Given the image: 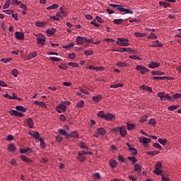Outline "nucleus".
<instances>
[{"instance_id":"6e6d98bb","label":"nucleus","mask_w":181,"mask_h":181,"mask_svg":"<svg viewBox=\"0 0 181 181\" xmlns=\"http://www.w3.org/2000/svg\"><path fill=\"white\" fill-rule=\"evenodd\" d=\"M68 66H71V67H74L75 69H76V67H78V64L74 62H69Z\"/></svg>"},{"instance_id":"4be33fe9","label":"nucleus","mask_w":181,"mask_h":181,"mask_svg":"<svg viewBox=\"0 0 181 181\" xmlns=\"http://www.w3.org/2000/svg\"><path fill=\"white\" fill-rule=\"evenodd\" d=\"M100 100H103L101 95H97L93 97V101H94V103H100Z\"/></svg>"},{"instance_id":"bb28decb","label":"nucleus","mask_w":181,"mask_h":181,"mask_svg":"<svg viewBox=\"0 0 181 181\" xmlns=\"http://www.w3.org/2000/svg\"><path fill=\"white\" fill-rule=\"evenodd\" d=\"M21 159H22V160H23L24 162H27L28 163L33 162V160L28 158V157H26L25 156H21Z\"/></svg>"},{"instance_id":"2f4dec72","label":"nucleus","mask_w":181,"mask_h":181,"mask_svg":"<svg viewBox=\"0 0 181 181\" xmlns=\"http://www.w3.org/2000/svg\"><path fill=\"white\" fill-rule=\"evenodd\" d=\"M15 149H16V147H15V144H10L8 147L9 152H15Z\"/></svg>"},{"instance_id":"09e8293b","label":"nucleus","mask_w":181,"mask_h":181,"mask_svg":"<svg viewBox=\"0 0 181 181\" xmlns=\"http://www.w3.org/2000/svg\"><path fill=\"white\" fill-rule=\"evenodd\" d=\"M148 39H158V36H156V34L151 33H150L149 36L148 37Z\"/></svg>"},{"instance_id":"8fccbe9b","label":"nucleus","mask_w":181,"mask_h":181,"mask_svg":"<svg viewBox=\"0 0 181 181\" xmlns=\"http://www.w3.org/2000/svg\"><path fill=\"white\" fill-rule=\"evenodd\" d=\"M49 59L51 60V62H60V60H62L60 58L54 57H50Z\"/></svg>"},{"instance_id":"a878e982","label":"nucleus","mask_w":181,"mask_h":181,"mask_svg":"<svg viewBox=\"0 0 181 181\" xmlns=\"http://www.w3.org/2000/svg\"><path fill=\"white\" fill-rule=\"evenodd\" d=\"M129 160H132V165H135L138 162V159L135 156L128 157Z\"/></svg>"},{"instance_id":"393cba45","label":"nucleus","mask_w":181,"mask_h":181,"mask_svg":"<svg viewBox=\"0 0 181 181\" xmlns=\"http://www.w3.org/2000/svg\"><path fill=\"white\" fill-rule=\"evenodd\" d=\"M168 76H153V80H158V81L160 80H168Z\"/></svg>"},{"instance_id":"2eb2a0df","label":"nucleus","mask_w":181,"mask_h":181,"mask_svg":"<svg viewBox=\"0 0 181 181\" xmlns=\"http://www.w3.org/2000/svg\"><path fill=\"white\" fill-rule=\"evenodd\" d=\"M150 47H162L163 45L159 40L154 41V44L150 45Z\"/></svg>"},{"instance_id":"774afa93","label":"nucleus","mask_w":181,"mask_h":181,"mask_svg":"<svg viewBox=\"0 0 181 181\" xmlns=\"http://www.w3.org/2000/svg\"><path fill=\"white\" fill-rule=\"evenodd\" d=\"M148 124L151 125H156V120H155V119H151Z\"/></svg>"},{"instance_id":"13d9d810","label":"nucleus","mask_w":181,"mask_h":181,"mask_svg":"<svg viewBox=\"0 0 181 181\" xmlns=\"http://www.w3.org/2000/svg\"><path fill=\"white\" fill-rule=\"evenodd\" d=\"M79 90L81 93H83V94H86V95H90V93L87 91V90L80 88Z\"/></svg>"},{"instance_id":"58836bf2","label":"nucleus","mask_w":181,"mask_h":181,"mask_svg":"<svg viewBox=\"0 0 181 181\" xmlns=\"http://www.w3.org/2000/svg\"><path fill=\"white\" fill-rule=\"evenodd\" d=\"M122 22H124V20L119 18V19H115L113 21V23H115V25H121L122 23Z\"/></svg>"},{"instance_id":"c03bdc74","label":"nucleus","mask_w":181,"mask_h":181,"mask_svg":"<svg viewBox=\"0 0 181 181\" xmlns=\"http://www.w3.org/2000/svg\"><path fill=\"white\" fill-rule=\"evenodd\" d=\"M76 107L78 108H83V107H84V100H80L79 102H78V103L76 104Z\"/></svg>"},{"instance_id":"423d86ee","label":"nucleus","mask_w":181,"mask_h":181,"mask_svg":"<svg viewBox=\"0 0 181 181\" xmlns=\"http://www.w3.org/2000/svg\"><path fill=\"white\" fill-rule=\"evenodd\" d=\"M28 134L30 135L32 138H35L37 141L40 139V134L38 132L31 130L28 132Z\"/></svg>"},{"instance_id":"473e14b6","label":"nucleus","mask_w":181,"mask_h":181,"mask_svg":"<svg viewBox=\"0 0 181 181\" xmlns=\"http://www.w3.org/2000/svg\"><path fill=\"white\" fill-rule=\"evenodd\" d=\"M124 84L122 83H115L110 85V88H118L119 87H123Z\"/></svg>"},{"instance_id":"052dcab7","label":"nucleus","mask_w":181,"mask_h":181,"mask_svg":"<svg viewBox=\"0 0 181 181\" xmlns=\"http://www.w3.org/2000/svg\"><path fill=\"white\" fill-rule=\"evenodd\" d=\"M173 101H175V100H179V98H181V94L180 93H176L175 95H174L173 96Z\"/></svg>"},{"instance_id":"a18cd8bd","label":"nucleus","mask_w":181,"mask_h":181,"mask_svg":"<svg viewBox=\"0 0 181 181\" xmlns=\"http://www.w3.org/2000/svg\"><path fill=\"white\" fill-rule=\"evenodd\" d=\"M159 153L158 151H147V155H151L152 156H155V155H158Z\"/></svg>"},{"instance_id":"e2e57ef3","label":"nucleus","mask_w":181,"mask_h":181,"mask_svg":"<svg viewBox=\"0 0 181 181\" xmlns=\"http://www.w3.org/2000/svg\"><path fill=\"white\" fill-rule=\"evenodd\" d=\"M160 176H161V180L162 181H170L169 177H165V175H163V174H161Z\"/></svg>"},{"instance_id":"1a4fd4ad","label":"nucleus","mask_w":181,"mask_h":181,"mask_svg":"<svg viewBox=\"0 0 181 181\" xmlns=\"http://www.w3.org/2000/svg\"><path fill=\"white\" fill-rule=\"evenodd\" d=\"M139 141L144 146H148V144L151 142V139H148L146 137H140Z\"/></svg>"},{"instance_id":"20e7f679","label":"nucleus","mask_w":181,"mask_h":181,"mask_svg":"<svg viewBox=\"0 0 181 181\" xmlns=\"http://www.w3.org/2000/svg\"><path fill=\"white\" fill-rule=\"evenodd\" d=\"M55 110L59 114H62V112H64L67 110V107L64 103H61L55 107Z\"/></svg>"},{"instance_id":"6ab92c4d","label":"nucleus","mask_w":181,"mask_h":181,"mask_svg":"<svg viewBox=\"0 0 181 181\" xmlns=\"http://www.w3.org/2000/svg\"><path fill=\"white\" fill-rule=\"evenodd\" d=\"M157 97L160 99V101H163L164 103L166 101V98L165 96V92H159L157 94Z\"/></svg>"},{"instance_id":"4468645a","label":"nucleus","mask_w":181,"mask_h":181,"mask_svg":"<svg viewBox=\"0 0 181 181\" xmlns=\"http://www.w3.org/2000/svg\"><path fill=\"white\" fill-rule=\"evenodd\" d=\"M119 134L122 138L127 135V128L124 126L119 127Z\"/></svg>"},{"instance_id":"7ed1b4c3","label":"nucleus","mask_w":181,"mask_h":181,"mask_svg":"<svg viewBox=\"0 0 181 181\" xmlns=\"http://www.w3.org/2000/svg\"><path fill=\"white\" fill-rule=\"evenodd\" d=\"M64 128V129H59L58 131V134L59 135H63L64 136H65V138H67V135H69V134H67V131L69 130V125L65 124Z\"/></svg>"},{"instance_id":"49530a36","label":"nucleus","mask_w":181,"mask_h":181,"mask_svg":"<svg viewBox=\"0 0 181 181\" xmlns=\"http://www.w3.org/2000/svg\"><path fill=\"white\" fill-rule=\"evenodd\" d=\"M158 141L161 145H166V142H168V139H158Z\"/></svg>"},{"instance_id":"680f3d73","label":"nucleus","mask_w":181,"mask_h":181,"mask_svg":"<svg viewBox=\"0 0 181 181\" xmlns=\"http://www.w3.org/2000/svg\"><path fill=\"white\" fill-rule=\"evenodd\" d=\"M153 146L154 147V148H157V149H162V146H160V144H159V143H154L153 144Z\"/></svg>"},{"instance_id":"f03ea898","label":"nucleus","mask_w":181,"mask_h":181,"mask_svg":"<svg viewBox=\"0 0 181 181\" xmlns=\"http://www.w3.org/2000/svg\"><path fill=\"white\" fill-rule=\"evenodd\" d=\"M128 42L129 40L127 38L118 37L117 41H116V45L127 47V46H129V43H128Z\"/></svg>"},{"instance_id":"72a5a7b5","label":"nucleus","mask_w":181,"mask_h":181,"mask_svg":"<svg viewBox=\"0 0 181 181\" xmlns=\"http://www.w3.org/2000/svg\"><path fill=\"white\" fill-rule=\"evenodd\" d=\"M179 105H172L168 107V111H175V110H177L179 108Z\"/></svg>"},{"instance_id":"9d476101","label":"nucleus","mask_w":181,"mask_h":181,"mask_svg":"<svg viewBox=\"0 0 181 181\" xmlns=\"http://www.w3.org/2000/svg\"><path fill=\"white\" fill-rule=\"evenodd\" d=\"M14 35L16 36V38L18 39V40H25V34H23V33L17 31L15 33Z\"/></svg>"},{"instance_id":"cd10ccee","label":"nucleus","mask_w":181,"mask_h":181,"mask_svg":"<svg viewBox=\"0 0 181 181\" xmlns=\"http://www.w3.org/2000/svg\"><path fill=\"white\" fill-rule=\"evenodd\" d=\"M97 131L101 136H104L106 134L105 129H104L103 127L98 128Z\"/></svg>"},{"instance_id":"c85d7f7f","label":"nucleus","mask_w":181,"mask_h":181,"mask_svg":"<svg viewBox=\"0 0 181 181\" xmlns=\"http://www.w3.org/2000/svg\"><path fill=\"white\" fill-rule=\"evenodd\" d=\"M34 103L35 105H40V107H45L46 105V103H45V102H42V101L40 102L39 100H35Z\"/></svg>"},{"instance_id":"9b49d317","label":"nucleus","mask_w":181,"mask_h":181,"mask_svg":"<svg viewBox=\"0 0 181 181\" xmlns=\"http://www.w3.org/2000/svg\"><path fill=\"white\" fill-rule=\"evenodd\" d=\"M160 63L153 62V61L148 64V67L150 69H156L158 67H160Z\"/></svg>"},{"instance_id":"aec40b11","label":"nucleus","mask_w":181,"mask_h":181,"mask_svg":"<svg viewBox=\"0 0 181 181\" xmlns=\"http://www.w3.org/2000/svg\"><path fill=\"white\" fill-rule=\"evenodd\" d=\"M77 136H78V133L73 132L70 134H69L66 135V139H69V138H77Z\"/></svg>"},{"instance_id":"5701e85b","label":"nucleus","mask_w":181,"mask_h":181,"mask_svg":"<svg viewBox=\"0 0 181 181\" xmlns=\"http://www.w3.org/2000/svg\"><path fill=\"white\" fill-rule=\"evenodd\" d=\"M153 76H165V72L160 71H153L151 72Z\"/></svg>"},{"instance_id":"37998d69","label":"nucleus","mask_w":181,"mask_h":181,"mask_svg":"<svg viewBox=\"0 0 181 181\" xmlns=\"http://www.w3.org/2000/svg\"><path fill=\"white\" fill-rule=\"evenodd\" d=\"M129 150L132 152V155H137L138 151L134 147H129Z\"/></svg>"},{"instance_id":"79ce46f5","label":"nucleus","mask_w":181,"mask_h":181,"mask_svg":"<svg viewBox=\"0 0 181 181\" xmlns=\"http://www.w3.org/2000/svg\"><path fill=\"white\" fill-rule=\"evenodd\" d=\"M71 47H74V42H71L69 45H64L63 49H71Z\"/></svg>"},{"instance_id":"4d7b16f0","label":"nucleus","mask_w":181,"mask_h":181,"mask_svg":"<svg viewBox=\"0 0 181 181\" xmlns=\"http://www.w3.org/2000/svg\"><path fill=\"white\" fill-rule=\"evenodd\" d=\"M79 146H80V148H81V149H87L88 148L87 146H86V144H84V142H83V141H81L79 143Z\"/></svg>"},{"instance_id":"f8f14e48","label":"nucleus","mask_w":181,"mask_h":181,"mask_svg":"<svg viewBox=\"0 0 181 181\" xmlns=\"http://www.w3.org/2000/svg\"><path fill=\"white\" fill-rule=\"evenodd\" d=\"M41 36L42 37H39L37 39V43H39V45H42V46H45V43H46V37L42 35H41Z\"/></svg>"},{"instance_id":"0eeeda50","label":"nucleus","mask_w":181,"mask_h":181,"mask_svg":"<svg viewBox=\"0 0 181 181\" xmlns=\"http://www.w3.org/2000/svg\"><path fill=\"white\" fill-rule=\"evenodd\" d=\"M86 41H87V38L86 37L78 36L76 37V43L78 45L86 43Z\"/></svg>"},{"instance_id":"ddd939ff","label":"nucleus","mask_w":181,"mask_h":181,"mask_svg":"<svg viewBox=\"0 0 181 181\" xmlns=\"http://www.w3.org/2000/svg\"><path fill=\"white\" fill-rule=\"evenodd\" d=\"M114 118H115V115H112L110 112L105 115V119L106 121H111L112 119H114Z\"/></svg>"},{"instance_id":"de8ad7c7","label":"nucleus","mask_w":181,"mask_h":181,"mask_svg":"<svg viewBox=\"0 0 181 181\" xmlns=\"http://www.w3.org/2000/svg\"><path fill=\"white\" fill-rule=\"evenodd\" d=\"M11 74H12V76H13V77H18V74H19V71H18V69H14L12 70Z\"/></svg>"},{"instance_id":"39448f33","label":"nucleus","mask_w":181,"mask_h":181,"mask_svg":"<svg viewBox=\"0 0 181 181\" xmlns=\"http://www.w3.org/2000/svg\"><path fill=\"white\" fill-rule=\"evenodd\" d=\"M136 70L140 71L141 74H145L146 73H148L149 71V69L148 68L142 65H137L136 66Z\"/></svg>"},{"instance_id":"bf43d9fd","label":"nucleus","mask_w":181,"mask_h":181,"mask_svg":"<svg viewBox=\"0 0 181 181\" xmlns=\"http://www.w3.org/2000/svg\"><path fill=\"white\" fill-rule=\"evenodd\" d=\"M153 173H155L156 175H162L163 170H162L161 169H158V170H153Z\"/></svg>"},{"instance_id":"dca6fc26","label":"nucleus","mask_w":181,"mask_h":181,"mask_svg":"<svg viewBox=\"0 0 181 181\" xmlns=\"http://www.w3.org/2000/svg\"><path fill=\"white\" fill-rule=\"evenodd\" d=\"M46 33H47V36L48 37H50L53 36L54 33H56V29H54V28L47 29L46 30Z\"/></svg>"},{"instance_id":"f704fd0d","label":"nucleus","mask_w":181,"mask_h":181,"mask_svg":"<svg viewBox=\"0 0 181 181\" xmlns=\"http://www.w3.org/2000/svg\"><path fill=\"white\" fill-rule=\"evenodd\" d=\"M35 56H37V53H36V52H31V53L28 55L27 59H28V60H30L31 59H34V57H35Z\"/></svg>"},{"instance_id":"f257e3e1","label":"nucleus","mask_w":181,"mask_h":181,"mask_svg":"<svg viewBox=\"0 0 181 181\" xmlns=\"http://www.w3.org/2000/svg\"><path fill=\"white\" fill-rule=\"evenodd\" d=\"M109 6H112V8H117V9L120 12H125L126 13H131L132 15L134 13L132 11L124 8V6L122 5L110 4Z\"/></svg>"},{"instance_id":"e433bc0d","label":"nucleus","mask_w":181,"mask_h":181,"mask_svg":"<svg viewBox=\"0 0 181 181\" xmlns=\"http://www.w3.org/2000/svg\"><path fill=\"white\" fill-rule=\"evenodd\" d=\"M27 124L30 128H33V119L32 118H29L27 120Z\"/></svg>"},{"instance_id":"69168bd1","label":"nucleus","mask_w":181,"mask_h":181,"mask_svg":"<svg viewBox=\"0 0 181 181\" xmlns=\"http://www.w3.org/2000/svg\"><path fill=\"white\" fill-rule=\"evenodd\" d=\"M146 121H148V117L146 116H144L140 119V122H141V124L146 122Z\"/></svg>"},{"instance_id":"a211bd4d","label":"nucleus","mask_w":181,"mask_h":181,"mask_svg":"<svg viewBox=\"0 0 181 181\" xmlns=\"http://www.w3.org/2000/svg\"><path fill=\"white\" fill-rule=\"evenodd\" d=\"M20 152L21 153H32V152H33V150L28 147L27 148H20Z\"/></svg>"},{"instance_id":"c756f323","label":"nucleus","mask_w":181,"mask_h":181,"mask_svg":"<svg viewBox=\"0 0 181 181\" xmlns=\"http://www.w3.org/2000/svg\"><path fill=\"white\" fill-rule=\"evenodd\" d=\"M16 110H17V111H21L22 112H26V108H25L23 106H16Z\"/></svg>"},{"instance_id":"5fc2aeb1","label":"nucleus","mask_w":181,"mask_h":181,"mask_svg":"<svg viewBox=\"0 0 181 181\" xmlns=\"http://www.w3.org/2000/svg\"><path fill=\"white\" fill-rule=\"evenodd\" d=\"M98 117H100V118H105V115L104 114V111L101 110L98 112Z\"/></svg>"},{"instance_id":"a19ab883","label":"nucleus","mask_w":181,"mask_h":181,"mask_svg":"<svg viewBox=\"0 0 181 181\" xmlns=\"http://www.w3.org/2000/svg\"><path fill=\"white\" fill-rule=\"evenodd\" d=\"M135 128V124L127 123V129L128 131H132Z\"/></svg>"},{"instance_id":"4c0bfd02","label":"nucleus","mask_w":181,"mask_h":181,"mask_svg":"<svg viewBox=\"0 0 181 181\" xmlns=\"http://www.w3.org/2000/svg\"><path fill=\"white\" fill-rule=\"evenodd\" d=\"M134 36H136V37H145V36H146V34L142 33H135Z\"/></svg>"},{"instance_id":"b1692460","label":"nucleus","mask_w":181,"mask_h":181,"mask_svg":"<svg viewBox=\"0 0 181 181\" xmlns=\"http://www.w3.org/2000/svg\"><path fill=\"white\" fill-rule=\"evenodd\" d=\"M109 165L110 167H112L114 169L117 168V161H115V160L114 159L110 160Z\"/></svg>"},{"instance_id":"603ef678","label":"nucleus","mask_w":181,"mask_h":181,"mask_svg":"<svg viewBox=\"0 0 181 181\" xmlns=\"http://www.w3.org/2000/svg\"><path fill=\"white\" fill-rule=\"evenodd\" d=\"M164 95L165 97V100H168L169 101L173 102V96H170L169 94L164 93Z\"/></svg>"},{"instance_id":"7c9ffc66","label":"nucleus","mask_w":181,"mask_h":181,"mask_svg":"<svg viewBox=\"0 0 181 181\" xmlns=\"http://www.w3.org/2000/svg\"><path fill=\"white\" fill-rule=\"evenodd\" d=\"M58 8V4H54L52 6H49L48 7H47V10L50 11L51 9H57Z\"/></svg>"},{"instance_id":"3c124183","label":"nucleus","mask_w":181,"mask_h":181,"mask_svg":"<svg viewBox=\"0 0 181 181\" xmlns=\"http://www.w3.org/2000/svg\"><path fill=\"white\" fill-rule=\"evenodd\" d=\"M35 26H37V28H42V26H45V23L42 21H37L35 23Z\"/></svg>"},{"instance_id":"0e129e2a","label":"nucleus","mask_w":181,"mask_h":181,"mask_svg":"<svg viewBox=\"0 0 181 181\" xmlns=\"http://www.w3.org/2000/svg\"><path fill=\"white\" fill-rule=\"evenodd\" d=\"M93 176L94 177L95 179H101V175H100V173H95L93 175Z\"/></svg>"},{"instance_id":"864d4df0","label":"nucleus","mask_w":181,"mask_h":181,"mask_svg":"<svg viewBox=\"0 0 181 181\" xmlns=\"http://www.w3.org/2000/svg\"><path fill=\"white\" fill-rule=\"evenodd\" d=\"M38 141H40V146H41V148H45L46 146L45 145V139L40 138L38 139Z\"/></svg>"},{"instance_id":"6e6552de","label":"nucleus","mask_w":181,"mask_h":181,"mask_svg":"<svg viewBox=\"0 0 181 181\" xmlns=\"http://www.w3.org/2000/svg\"><path fill=\"white\" fill-rule=\"evenodd\" d=\"M9 114L10 115H13L14 117H19L20 118H22V117H23V113L13 110H10Z\"/></svg>"},{"instance_id":"338daca9","label":"nucleus","mask_w":181,"mask_h":181,"mask_svg":"<svg viewBox=\"0 0 181 181\" xmlns=\"http://www.w3.org/2000/svg\"><path fill=\"white\" fill-rule=\"evenodd\" d=\"M117 66L119 67H127V63L124 62H118Z\"/></svg>"},{"instance_id":"ea45409f","label":"nucleus","mask_w":181,"mask_h":181,"mask_svg":"<svg viewBox=\"0 0 181 181\" xmlns=\"http://www.w3.org/2000/svg\"><path fill=\"white\" fill-rule=\"evenodd\" d=\"M11 4H12V1H6L5 4L3 6V9H8V8L11 6Z\"/></svg>"},{"instance_id":"f3484780","label":"nucleus","mask_w":181,"mask_h":181,"mask_svg":"<svg viewBox=\"0 0 181 181\" xmlns=\"http://www.w3.org/2000/svg\"><path fill=\"white\" fill-rule=\"evenodd\" d=\"M141 90H143V91H148V93H153L152 88L146 86V85H142L140 86Z\"/></svg>"},{"instance_id":"c9c22d12","label":"nucleus","mask_w":181,"mask_h":181,"mask_svg":"<svg viewBox=\"0 0 181 181\" xmlns=\"http://www.w3.org/2000/svg\"><path fill=\"white\" fill-rule=\"evenodd\" d=\"M155 170H159V169H162V163L160 162H157L156 164H155Z\"/></svg>"},{"instance_id":"412c9836","label":"nucleus","mask_w":181,"mask_h":181,"mask_svg":"<svg viewBox=\"0 0 181 181\" xmlns=\"http://www.w3.org/2000/svg\"><path fill=\"white\" fill-rule=\"evenodd\" d=\"M134 171L141 173L142 171V166L138 163L134 164Z\"/></svg>"}]
</instances>
